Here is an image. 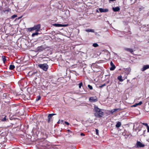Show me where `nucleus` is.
Instances as JSON below:
<instances>
[{
	"label": "nucleus",
	"mask_w": 149,
	"mask_h": 149,
	"mask_svg": "<svg viewBox=\"0 0 149 149\" xmlns=\"http://www.w3.org/2000/svg\"><path fill=\"white\" fill-rule=\"evenodd\" d=\"M94 110L95 111L94 115L95 116L99 118L102 117L104 114L102 110L98 108L97 106L94 107Z\"/></svg>",
	"instance_id": "1"
},
{
	"label": "nucleus",
	"mask_w": 149,
	"mask_h": 149,
	"mask_svg": "<svg viewBox=\"0 0 149 149\" xmlns=\"http://www.w3.org/2000/svg\"><path fill=\"white\" fill-rule=\"evenodd\" d=\"M127 69H128V72H124V74L125 75V77H123L124 74H122L121 75L119 76L118 77V79L121 82L122 81L125 79H127L128 74L130 72V68H128Z\"/></svg>",
	"instance_id": "2"
},
{
	"label": "nucleus",
	"mask_w": 149,
	"mask_h": 149,
	"mask_svg": "<svg viewBox=\"0 0 149 149\" xmlns=\"http://www.w3.org/2000/svg\"><path fill=\"white\" fill-rule=\"evenodd\" d=\"M38 66L45 71H47L48 68V65L46 63L39 64Z\"/></svg>",
	"instance_id": "3"
},
{
	"label": "nucleus",
	"mask_w": 149,
	"mask_h": 149,
	"mask_svg": "<svg viewBox=\"0 0 149 149\" xmlns=\"http://www.w3.org/2000/svg\"><path fill=\"white\" fill-rule=\"evenodd\" d=\"M56 114L55 113H51L49 114L47 116V121L48 123H49L50 121L52 120V116Z\"/></svg>",
	"instance_id": "4"
},
{
	"label": "nucleus",
	"mask_w": 149,
	"mask_h": 149,
	"mask_svg": "<svg viewBox=\"0 0 149 149\" xmlns=\"http://www.w3.org/2000/svg\"><path fill=\"white\" fill-rule=\"evenodd\" d=\"M34 26V29L36 31L38 32L40 31L41 27V25L40 24H38L35 25Z\"/></svg>",
	"instance_id": "5"
},
{
	"label": "nucleus",
	"mask_w": 149,
	"mask_h": 149,
	"mask_svg": "<svg viewBox=\"0 0 149 149\" xmlns=\"http://www.w3.org/2000/svg\"><path fill=\"white\" fill-rule=\"evenodd\" d=\"M136 145L137 147L138 148L143 147L145 146L144 144H142L139 141L137 142Z\"/></svg>",
	"instance_id": "6"
},
{
	"label": "nucleus",
	"mask_w": 149,
	"mask_h": 149,
	"mask_svg": "<svg viewBox=\"0 0 149 149\" xmlns=\"http://www.w3.org/2000/svg\"><path fill=\"white\" fill-rule=\"evenodd\" d=\"M44 49L43 46H41L38 47L36 49V52H41Z\"/></svg>",
	"instance_id": "7"
},
{
	"label": "nucleus",
	"mask_w": 149,
	"mask_h": 149,
	"mask_svg": "<svg viewBox=\"0 0 149 149\" xmlns=\"http://www.w3.org/2000/svg\"><path fill=\"white\" fill-rule=\"evenodd\" d=\"M89 100L92 102H96L97 101V99L95 97H91L89 98Z\"/></svg>",
	"instance_id": "8"
},
{
	"label": "nucleus",
	"mask_w": 149,
	"mask_h": 149,
	"mask_svg": "<svg viewBox=\"0 0 149 149\" xmlns=\"http://www.w3.org/2000/svg\"><path fill=\"white\" fill-rule=\"evenodd\" d=\"M149 68V65H144L143 66V68L141 69V70L142 71H144L146 70Z\"/></svg>",
	"instance_id": "9"
},
{
	"label": "nucleus",
	"mask_w": 149,
	"mask_h": 149,
	"mask_svg": "<svg viewBox=\"0 0 149 149\" xmlns=\"http://www.w3.org/2000/svg\"><path fill=\"white\" fill-rule=\"evenodd\" d=\"M53 25L56 26V27H61V26H66L68 25L67 24H53Z\"/></svg>",
	"instance_id": "10"
},
{
	"label": "nucleus",
	"mask_w": 149,
	"mask_h": 149,
	"mask_svg": "<svg viewBox=\"0 0 149 149\" xmlns=\"http://www.w3.org/2000/svg\"><path fill=\"white\" fill-rule=\"evenodd\" d=\"M99 10L100 11V12L101 13H105L109 11V10L107 8L103 9L100 8H99Z\"/></svg>",
	"instance_id": "11"
},
{
	"label": "nucleus",
	"mask_w": 149,
	"mask_h": 149,
	"mask_svg": "<svg viewBox=\"0 0 149 149\" xmlns=\"http://www.w3.org/2000/svg\"><path fill=\"white\" fill-rule=\"evenodd\" d=\"M110 65L111 67L110 68V70H113L115 69L116 68L115 65H114L112 61L110 62Z\"/></svg>",
	"instance_id": "12"
},
{
	"label": "nucleus",
	"mask_w": 149,
	"mask_h": 149,
	"mask_svg": "<svg viewBox=\"0 0 149 149\" xmlns=\"http://www.w3.org/2000/svg\"><path fill=\"white\" fill-rule=\"evenodd\" d=\"M113 10L114 12H117L120 10V8L118 7H116L115 8H113Z\"/></svg>",
	"instance_id": "13"
},
{
	"label": "nucleus",
	"mask_w": 149,
	"mask_h": 149,
	"mask_svg": "<svg viewBox=\"0 0 149 149\" xmlns=\"http://www.w3.org/2000/svg\"><path fill=\"white\" fill-rule=\"evenodd\" d=\"M87 32H91L94 33L95 32L94 30L91 29H86L85 30Z\"/></svg>",
	"instance_id": "14"
},
{
	"label": "nucleus",
	"mask_w": 149,
	"mask_h": 149,
	"mask_svg": "<svg viewBox=\"0 0 149 149\" xmlns=\"http://www.w3.org/2000/svg\"><path fill=\"white\" fill-rule=\"evenodd\" d=\"M121 125V123L120 122H118L116 124V127L117 128H118L120 127Z\"/></svg>",
	"instance_id": "15"
},
{
	"label": "nucleus",
	"mask_w": 149,
	"mask_h": 149,
	"mask_svg": "<svg viewBox=\"0 0 149 149\" xmlns=\"http://www.w3.org/2000/svg\"><path fill=\"white\" fill-rule=\"evenodd\" d=\"M142 104V102L141 101H140V102L139 103H136L135 104H134V105H133L132 106V107H136L137 106V105H141V104Z\"/></svg>",
	"instance_id": "16"
},
{
	"label": "nucleus",
	"mask_w": 149,
	"mask_h": 149,
	"mask_svg": "<svg viewBox=\"0 0 149 149\" xmlns=\"http://www.w3.org/2000/svg\"><path fill=\"white\" fill-rule=\"evenodd\" d=\"M125 49L127 51H128L131 53H132L133 52V51L132 49L130 48H126Z\"/></svg>",
	"instance_id": "17"
},
{
	"label": "nucleus",
	"mask_w": 149,
	"mask_h": 149,
	"mask_svg": "<svg viewBox=\"0 0 149 149\" xmlns=\"http://www.w3.org/2000/svg\"><path fill=\"white\" fill-rule=\"evenodd\" d=\"M6 57L5 56H2V60L4 63H5V62L6 61Z\"/></svg>",
	"instance_id": "18"
},
{
	"label": "nucleus",
	"mask_w": 149,
	"mask_h": 149,
	"mask_svg": "<svg viewBox=\"0 0 149 149\" xmlns=\"http://www.w3.org/2000/svg\"><path fill=\"white\" fill-rule=\"evenodd\" d=\"M15 68V66L13 65H10L9 69L10 70H13Z\"/></svg>",
	"instance_id": "19"
},
{
	"label": "nucleus",
	"mask_w": 149,
	"mask_h": 149,
	"mask_svg": "<svg viewBox=\"0 0 149 149\" xmlns=\"http://www.w3.org/2000/svg\"><path fill=\"white\" fill-rule=\"evenodd\" d=\"M34 30H35V29H34V26L28 29V31H31Z\"/></svg>",
	"instance_id": "20"
},
{
	"label": "nucleus",
	"mask_w": 149,
	"mask_h": 149,
	"mask_svg": "<svg viewBox=\"0 0 149 149\" xmlns=\"http://www.w3.org/2000/svg\"><path fill=\"white\" fill-rule=\"evenodd\" d=\"M3 97L4 99H5V98H7L8 97H9L8 96H7V94L6 93H4L3 95Z\"/></svg>",
	"instance_id": "21"
},
{
	"label": "nucleus",
	"mask_w": 149,
	"mask_h": 149,
	"mask_svg": "<svg viewBox=\"0 0 149 149\" xmlns=\"http://www.w3.org/2000/svg\"><path fill=\"white\" fill-rule=\"evenodd\" d=\"M38 32L36 31V32L33 33L32 35V37H34L35 36H36L38 35Z\"/></svg>",
	"instance_id": "22"
},
{
	"label": "nucleus",
	"mask_w": 149,
	"mask_h": 149,
	"mask_svg": "<svg viewBox=\"0 0 149 149\" xmlns=\"http://www.w3.org/2000/svg\"><path fill=\"white\" fill-rule=\"evenodd\" d=\"M6 116H5L4 118H3L1 119V121L4 122L6 121Z\"/></svg>",
	"instance_id": "23"
},
{
	"label": "nucleus",
	"mask_w": 149,
	"mask_h": 149,
	"mask_svg": "<svg viewBox=\"0 0 149 149\" xmlns=\"http://www.w3.org/2000/svg\"><path fill=\"white\" fill-rule=\"evenodd\" d=\"M98 44L97 43H94L93 45V46L94 47H97L98 46Z\"/></svg>",
	"instance_id": "24"
},
{
	"label": "nucleus",
	"mask_w": 149,
	"mask_h": 149,
	"mask_svg": "<svg viewBox=\"0 0 149 149\" xmlns=\"http://www.w3.org/2000/svg\"><path fill=\"white\" fill-rule=\"evenodd\" d=\"M139 11H141L144 8L143 6H140L139 7Z\"/></svg>",
	"instance_id": "25"
},
{
	"label": "nucleus",
	"mask_w": 149,
	"mask_h": 149,
	"mask_svg": "<svg viewBox=\"0 0 149 149\" xmlns=\"http://www.w3.org/2000/svg\"><path fill=\"white\" fill-rule=\"evenodd\" d=\"M40 96L39 95L37 96V98L36 99V101H38L40 100Z\"/></svg>",
	"instance_id": "26"
},
{
	"label": "nucleus",
	"mask_w": 149,
	"mask_h": 149,
	"mask_svg": "<svg viewBox=\"0 0 149 149\" xmlns=\"http://www.w3.org/2000/svg\"><path fill=\"white\" fill-rule=\"evenodd\" d=\"M17 17V15H14L11 16V18L12 19H14V18L16 17Z\"/></svg>",
	"instance_id": "27"
},
{
	"label": "nucleus",
	"mask_w": 149,
	"mask_h": 149,
	"mask_svg": "<svg viewBox=\"0 0 149 149\" xmlns=\"http://www.w3.org/2000/svg\"><path fill=\"white\" fill-rule=\"evenodd\" d=\"M83 84L82 82H81L79 84V88H81V86H82Z\"/></svg>",
	"instance_id": "28"
},
{
	"label": "nucleus",
	"mask_w": 149,
	"mask_h": 149,
	"mask_svg": "<svg viewBox=\"0 0 149 149\" xmlns=\"http://www.w3.org/2000/svg\"><path fill=\"white\" fill-rule=\"evenodd\" d=\"M63 122V120H58V122H57V123L58 124H59V123L62 124V123Z\"/></svg>",
	"instance_id": "29"
},
{
	"label": "nucleus",
	"mask_w": 149,
	"mask_h": 149,
	"mask_svg": "<svg viewBox=\"0 0 149 149\" xmlns=\"http://www.w3.org/2000/svg\"><path fill=\"white\" fill-rule=\"evenodd\" d=\"M11 10L10 9H8L7 10H3V12L4 13H5L6 12H8L9 11H10Z\"/></svg>",
	"instance_id": "30"
},
{
	"label": "nucleus",
	"mask_w": 149,
	"mask_h": 149,
	"mask_svg": "<svg viewBox=\"0 0 149 149\" xmlns=\"http://www.w3.org/2000/svg\"><path fill=\"white\" fill-rule=\"evenodd\" d=\"M88 86L90 90L93 89L92 86H91L90 85H88Z\"/></svg>",
	"instance_id": "31"
},
{
	"label": "nucleus",
	"mask_w": 149,
	"mask_h": 149,
	"mask_svg": "<svg viewBox=\"0 0 149 149\" xmlns=\"http://www.w3.org/2000/svg\"><path fill=\"white\" fill-rule=\"evenodd\" d=\"M141 123L143 124V125L146 126L147 127L148 126V124L147 123Z\"/></svg>",
	"instance_id": "32"
},
{
	"label": "nucleus",
	"mask_w": 149,
	"mask_h": 149,
	"mask_svg": "<svg viewBox=\"0 0 149 149\" xmlns=\"http://www.w3.org/2000/svg\"><path fill=\"white\" fill-rule=\"evenodd\" d=\"M105 86H106V84H102V85L99 86V87L100 88H102V87H103Z\"/></svg>",
	"instance_id": "33"
},
{
	"label": "nucleus",
	"mask_w": 149,
	"mask_h": 149,
	"mask_svg": "<svg viewBox=\"0 0 149 149\" xmlns=\"http://www.w3.org/2000/svg\"><path fill=\"white\" fill-rule=\"evenodd\" d=\"M96 134L97 135H98L99 134L98 130L97 129H95Z\"/></svg>",
	"instance_id": "34"
},
{
	"label": "nucleus",
	"mask_w": 149,
	"mask_h": 149,
	"mask_svg": "<svg viewBox=\"0 0 149 149\" xmlns=\"http://www.w3.org/2000/svg\"><path fill=\"white\" fill-rule=\"evenodd\" d=\"M3 139H5V137H2L1 138V139H0V141H2L3 140Z\"/></svg>",
	"instance_id": "35"
},
{
	"label": "nucleus",
	"mask_w": 149,
	"mask_h": 149,
	"mask_svg": "<svg viewBox=\"0 0 149 149\" xmlns=\"http://www.w3.org/2000/svg\"><path fill=\"white\" fill-rule=\"evenodd\" d=\"M65 123L67 125H69V123L68 122H67L65 121Z\"/></svg>",
	"instance_id": "36"
},
{
	"label": "nucleus",
	"mask_w": 149,
	"mask_h": 149,
	"mask_svg": "<svg viewBox=\"0 0 149 149\" xmlns=\"http://www.w3.org/2000/svg\"><path fill=\"white\" fill-rule=\"evenodd\" d=\"M147 127V132H149V126H148Z\"/></svg>",
	"instance_id": "37"
},
{
	"label": "nucleus",
	"mask_w": 149,
	"mask_h": 149,
	"mask_svg": "<svg viewBox=\"0 0 149 149\" xmlns=\"http://www.w3.org/2000/svg\"><path fill=\"white\" fill-rule=\"evenodd\" d=\"M113 110V112H115L116 111H117L118 110V109H114Z\"/></svg>",
	"instance_id": "38"
},
{
	"label": "nucleus",
	"mask_w": 149,
	"mask_h": 149,
	"mask_svg": "<svg viewBox=\"0 0 149 149\" xmlns=\"http://www.w3.org/2000/svg\"><path fill=\"white\" fill-rule=\"evenodd\" d=\"M81 136H85V135H84V133H81Z\"/></svg>",
	"instance_id": "39"
},
{
	"label": "nucleus",
	"mask_w": 149,
	"mask_h": 149,
	"mask_svg": "<svg viewBox=\"0 0 149 149\" xmlns=\"http://www.w3.org/2000/svg\"><path fill=\"white\" fill-rule=\"evenodd\" d=\"M116 0H109V2H110V1H116Z\"/></svg>",
	"instance_id": "40"
},
{
	"label": "nucleus",
	"mask_w": 149,
	"mask_h": 149,
	"mask_svg": "<svg viewBox=\"0 0 149 149\" xmlns=\"http://www.w3.org/2000/svg\"><path fill=\"white\" fill-rule=\"evenodd\" d=\"M13 149H19L18 148H13Z\"/></svg>",
	"instance_id": "41"
},
{
	"label": "nucleus",
	"mask_w": 149,
	"mask_h": 149,
	"mask_svg": "<svg viewBox=\"0 0 149 149\" xmlns=\"http://www.w3.org/2000/svg\"><path fill=\"white\" fill-rule=\"evenodd\" d=\"M68 132H71L70 131V130H68Z\"/></svg>",
	"instance_id": "42"
},
{
	"label": "nucleus",
	"mask_w": 149,
	"mask_h": 149,
	"mask_svg": "<svg viewBox=\"0 0 149 149\" xmlns=\"http://www.w3.org/2000/svg\"><path fill=\"white\" fill-rule=\"evenodd\" d=\"M123 74H124V73H123ZM125 75L124 74H123V77H125Z\"/></svg>",
	"instance_id": "43"
},
{
	"label": "nucleus",
	"mask_w": 149,
	"mask_h": 149,
	"mask_svg": "<svg viewBox=\"0 0 149 149\" xmlns=\"http://www.w3.org/2000/svg\"><path fill=\"white\" fill-rule=\"evenodd\" d=\"M21 17H19L18 18V19H20Z\"/></svg>",
	"instance_id": "44"
},
{
	"label": "nucleus",
	"mask_w": 149,
	"mask_h": 149,
	"mask_svg": "<svg viewBox=\"0 0 149 149\" xmlns=\"http://www.w3.org/2000/svg\"><path fill=\"white\" fill-rule=\"evenodd\" d=\"M9 102L8 101H6L5 100V102Z\"/></svg>",
	"instance_id": "45"
},
{
	"label": "nucleus",
	"mask_w": 149,
	"mask_h": 149,
	"mask_svg": "<svg viewBox=\"0 0 149 149\" xmlns=\"http://www.w3.org/2000/svg\"><path fill=\"white\" fill-rule=\"evenodd\" d=\"M134 126H135V125H134V126H133L134 128Z\"/></svg>",
	"instance_id": "46"
}]
</instances>
